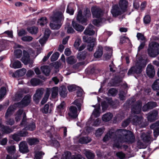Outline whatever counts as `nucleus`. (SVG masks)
<instances>
[{"label":"nucleus","instance_id":"680f3d73","mask_svg":"<svg viewBox=\"0 0 159 159\" xmlns=\"http://www.w3.org/2000/svg\"><path fill=\"white\" fill-rule=\"evenodd\" d=\"M33 39V38L32 37L28 36H23L21 38L22 41L26 42H30Z\"/></svg>","mask_w":159,"mask_h":159},{"label":"nucleus","instance_id":"338daca9","mask_svg":"<svg viewBox=\"0 0 159 159\" xmlns=\"http://www.w3.org/2000/svg\"><path fill=\"white\" fill-rule=\"evenodd\" d=\"M150 16L148 15L145 16L143 18V21L145 24H147L150 22Z\"/></svg>","mask_w":159,"mask_h":159},{"label":"nucleus","instance_id":"4be33fe9","mask_svg":"<svg viewBox=\"0 0 159 159\" xmlns=\"http://www.w3.org/2000/svg\"><path fill=\"white\" fill-rule=\"evenodd\" d=\"M59 92L60 95L62 98H65L67 96V91L66 88L64 86L60 87Z\"/></svg>","mask_w":159,"mask_h":159},{"label":"nucleus","instance_id":"cd10ccee","mask_svg":"<svg viewBox=\"0 0 159 159\" xmlns=\"http://www.w3.org/2000/svg\"><path fill=\"white\" fill-rule=\"evenodd\" d=\"M22 64L21 62L19 61H16L13 63L11 64V67L14 69H19L22 67Z\"/></svg>","mask_w":159,"mask_h":159},{"label":"nucleus","instance_id":"e433bc0d","mask_svg":"<svg viewBox=\"0 0 159 159\" xmlns=\"http://www.w3.org/2000/svg\"><path fill=\"white\" fill-rule=\"evenodd\" d=\"M65 107V103L63 102L57 106V110L58 112L61 114L64 111Z\"/></svg>","mask_w":159,"mask_h":159},{"label":"nucleus","instance_id":"f8f14e48","mask_svg":"<svg viewBox=\"0 0 159 159\" xmlns=\"http://www.w3.org/2000/svg\"><path fill=\"white\" fill-rule=\"evenodd\" d=\"M44 89L43 88L38 89L33 96V100L36 102H38L43 93Z\"/></svg>","mask_w":159,"mask_h":159},{"label":"nucleus","instance_id":"473e14b6","mask_svg":"<svg viewBox=\"0 0 159 159\" xmlns=\"http://www.w3.org/2000/svg\"><path fill=\"white\" fill-rule=\"evenodd\" d=\"M66 61L68 64H73L76 62L77 60L75 57L71 56L67 58Z\"/></svg>","mask_w":159,"mask_h":159},{"label":"nucleus","instance_id":"7c9ffc66","mask_svg":"<svg viewBox=\"0 0 159 159\" xmlns=\"http://www.w3.org/2000/svg\"><path fill=\"white\" fill-rule=\"evenodd\" d=\"M26 140L29 144L31 145L36 144L39 142V140L35 138H28Z\"/></svg>","mask_w":159,"mask_h":159},{"label":"nucleus","instance_id":"58836bf2","mask_svg":"<svg viewBox=\"0 0 159 159\" xmlns=\"http://www.w3.org/2000/svg\"><path fill=\"white\" fill-rule=\"evenodd\" d=\"M28 31L32 34H36L38 31V28L37 27L33 26L31 27H28L27 28Z\"/></svg>","mask_w":159,"mask_h":159},{"label":"nucleus","instance_id":"864d4df0","mask_svg":"<svg viewBox=\"0 0 159 159\" xmlns=\"http://www.w3.org/2000/svg\"><path fill=\"white\" fill-rule=\"evenodd\" d=\"M19 134L21 137H25L28 135V133L25 130V129H23L22 130L19 131Z\"/></svg>","mask_w":159,"mask_h":159},{"label":"nucleus","instance_id":"4468645a","mask_svg":"<svg viewBox=\"0 0 159 159\" xmlns=\"http://www.w3.org/2000/svg\"><path fill=\"white\" fill-rule=\"evenodd\" d=\"M68 115L71 117L76 118L78 116L77 109L76 107L73 106H71L69 108Z\"/></svg>","mask_w":159,"mask_h":159},{"label":"nucleus","instance_id":"39448f33","mask_svg":"<svg viewBox=\"0 0 159 159\" xmlns=\"http://www.w3.org/2000/svg\"><path fill=\"white\" fill-rule=\"evenodd\" d=\"M22 57L21 59V61L25 65H29V67L30 68L33 67V60L30 58V57L28 52L25 50L23 51Z\"/></svg>","mask_w":159,"mask_h":159},{"label":"nucleus","instance_id":"7ed1b4c3","mask_svg":"<svg viewBox=\"0 0 159 159\" xmlns=\"http://www.w3.org/2000/svg\"><path fill=\"white\" fill-rule=\"evenodd\" d=\"M90 11L87 8L84 10L83 13L81 10H79L76 19L78 21L82 24L86 25L87 19L91 17Z\"/></svg>","mask_w":159,"mask_h":159},{"label":"nucleus","instance_id":"8fccbe9b","mask_svg":"<svg viewBox=\"0 0 159 159\" xmlns=\"http://www.w3.org/2000/svg\"><path fill=\"white\" fill-rule=\"evenodd\" d=\"M59 55V53L57 52H56L53 53L51 57V61H56L58 59Z\"/></svg>","mask_w":159,"mask_h":159},{"label":"nucleus","instance_id":"f257e3e1","mask_svg":"<svg viewBox=\"0 0 159 159\" xmlns=\"http://www.w3.org/2000/svg\"><path fill=\"white\" fill-rule=\"evenodd\" d=\"M116 134L118 135V139H115L114 141H117L115 144V147L119 148L120 143L128 142L134 143L135 141V137L133 133L130 131L124 129H118L116 130Z\"/></svg>","mask_w":159,"mask_h":159},{"label":"nucleus","instance_id":"b1692460","mask_svg":"<svg viewBox=\"0 0 159 159\" xmlns=\"http://www.w3.org/2000/svg\"><path fill=\"white\" fill-rule=\"evenodd\" d=\"M72 24L74 28L78 31L82 32L84 29V28L83 26L78 24L74 21H72Z\"/></svg>","mask_w":159,"mask_h":159},{"label":"nucleus","instance_id":"ea45409f","mask_svg":"<svg viewBox=\"0 0 159 159\" xmlns=\"http://www.w3.org/2000/svg\"><path fill=\"white\" fill-rule=\"evenodd\" d=\"M14 110L15 109L13 106H10L9 107L6 113L5 117L6 118H7L12 113Z\"/></svg>","mask_w":159,"mask_h":159},{"label":"nucleus","instance_id":"0eeeda50","mask_svg":"<svg viewBox=\"0 0 159 159\" xmlns=\"http://www.w3.org/2000/svg\"><path fill=\"white\" fill-rule=\"evenodd\" d=\"M129 119L134 125H140L142 127H144L142 125L143 120L142 116H139L136 115H131L129 116Z\"/></svg>","mask_w":159,"mask_h":159},{"label":"nucleus","instance_id":"a211bd4d","mask_svg":"<svg viewBox=\"0 0 159 159\" xmlns=\"http://www.w3.org/2000/svg\"><path fill=\"white\" fill-rule=\"evenodd\" d=\"M157 122L151 125L150 128L151 129H154V135L156 138L159 135V127Z\"/></svg>","mask_w":159,"mask_h":159},{"label":"nucleus","instance_id":"79ce46f5","mask_svg":"<svg viewBox=\"0 0 159 159\" xmlns=\"http://www.w3.org/2000/svg\"><path fill=\"white\" fill-rule=\"evenodd\" d=\"M38 25H43L47 23V20L46 17H43L40 18L38 21Z\"/></svg>","mask_w":159,"mask_h":159},{"label":"nucleus","instance_id":"f03ea898","mask_svg":"<svg viewBox=\"0 0 159 159\" xmlns=\"http://www.w3.org/2000/svg\"><path fill=\"white\" fill-rule=\"evenodd\" d=\"M65 9V7L63 6L61 11L54 12L50 16L51 20L53 22V23H51L50 25L52 29H58L61 27L62 25L61 22L64 19L63 13Z\"/></svg>","mask_w":159,"mask_h":159},{"label":"nucleus","instance_id":"c85d7f7f","mask_svg":"<svg viewBox=\"0 0 159 159\" xmlns=\"http://www.w3.org/2000/svg\"><path fill=\"white\" fill-rule=\"evenodd\" d=\"M65 29L66 31L68 34H73L75 32V30L68 23H67L65 26Z\"/></svg>","mask_w":159,"mask_h":159},{"label":"nucleus","instance_id":"052dcab7","mask_svg":"<svg viewBox=\"0 0 159 159\" xmlns=\"http://www.w3.org/2000/svg\"><path fill=\"white\" fill-rule=\"evenodd\" d=\"M6 91V89L5 87H2L0 89V99L5 94Z\"/></svg>","mask_w":159,"mask_h":159},{"label":"nucleus","instance_id":"69168bd1","mask_svg":"<svg viewBox=\"0 0 159 159\" xmlns=\"http://www.w3.org/2000/svg\"><path fill=\"white\" fill-rule=\"evenodd\" d=\"M142 71V70H129L128 72V75H130L132 74L134 75L135 74H139Z\"/></svg>","mask_w":159,"mask_h":159},{"label":"nucleus","instance_id":"f3484780","mask_svg":"<svg viewBox=\"0 0 159 159\" xmlns=\"http://www.w3.org/2000/svg\"><path fill=\"white\" fill-rule=\"evenodd\" d=\"M128 2L125 0H120L119 2V7L124 13L126 11Z\"/></svg>","mask_w":159,"mask_h":159},{"label":"nucleus","instance_id":"20e7f679","mask_svg":"<svg viewBox=\"0 0 159 159\" xmlns=\"http://www.w3.org/2000/svg\"><path fill=\"white\" fill-rule=\"evenodd\" d=\"M149 55L154 57L159 54V44L155 43H152L149 44L148 50Z\"/></svg>","mask_w":159,"mask_h":159},{"label":"nucleus","instance_id":"37998d69","mask_svg":"<svg viewBox=\"0 0 159 159\" xmlns=\"http://www.w3.org/2000/svg\"><path fill=\"white\" fill-rule=\"evenodd\" d=\"M71 153L68 151L66 152L62 155L61 159H71Z\"/></svg>","mask_w":159,"mask_h":159},{"label":"nucleus","instance_id":"412c9836","mask_svg":"<svg viewBox=\"0 0 159 159\" xmlns=\"http://www.w3.org/2000/svg\"><path fill=\"white\" fill-rule=\"evenodd\" d=\"M103 54L102 47L101 46H99L96 52L94 54V56L96 58L101 57Z\"/></svg>","mask_w":159,"mask_h":159},{"label":"nucleus","instance_id":"603ef678","mask_svg":"<svg viewBox=\"0 0 159 159\" xmlns=\"http://www.w3.org/2000/svg\"><path fill=\"white\" fill-rule=\"evenodd\" d=\"M22 51L20 49H17L15 51L14 53L15 57L18 58H20L22 55Z\"/></svg>","mask_w":159,"mask_h":159},{"label":"nucleus","instance_id":"de8ad7c7","mask_svg":"<svg viewBox=\"0 0 159 159\" xmlns=\"http://www.w3.org/2000/svg\"><path fill=\"white\" fill-rule=\"evenodd\" d=\"M146 73L150 78H152L155 75V72L154 70H146Z\"/></svg>","mask_w":159,"mask_h":159},{"label":"nucleus","instance_id":"a878e982","mask_svg":"<svg viewBox=\"0 0 159 159\" xmlns=\"http://www.w3.org/2000/svg\"><path fill=\"white\" fill-rule=\"evenodd\" d=\"M26 72V70H17L15 73L12 74V76L14 77L22 76L25 74Z\"/></svg>","mask_w":159,"mask_h":159},{"label":"nucleus","instance_id":"a19ab883","mask_svg":"<svg viewBox=\"0 0 159 159\" xmlns=\"http://www.w3.org/2000/svg\"><path fill=\"white\" fill-rule=\"evenodd\" d=\"M23 110L20 109L18 110L16 112L15 118L16 121L18 122L20 120L21 118V116L23 112Z\"/></svg>","mask_w":159,"mask_h":159},{"label":"nucleus","instance_id":"aec40b11","mask_svg":"<svg viewBox=\"0 0 159 159\" xmlns=\"http://www.w3.org/2000/svg\"><path fill=\"white\" fill-rule=\"evenodd\" d=\"M94 26L92 25H89L88 27L86 28L84 31V33L86 35H93L94 34L95 32L93 30V29Z\"/></svg>","mask_w":159,"mask_h":159},{"label":"nucleus","instance_id":"1a4fd4ad","mask_svg":"<svg viewBox=\"0 0 159 159\" xmlns=\"http://www.w3.org/2000/svg\"><path fill=\"white\" fill-rule=\"evenodd\" d=\"M142 105V102L140 101L137 102L132 106L131 109L132 114L134 115L139 113L141 111V107Z\"/></svg>","mask_w":159,"mask_h":159},{"label":"nucleus","instance_id":"a18cd8bd","mask_svg":"<svg viewBox=\"0 0 159 159\" xmlns=\"http://www.w3.org/2000/svg\"><path fill=\"white\" fill-rule=\"evenodd\" d=\"M105 130L104 128H99L96 131L95 135L97 137H99L101 136Z\"/></svg>","mask_w":159,"mask_h":159},{"label":"nucleus","instance_id":"9d476101","mask_svg":"<svg viewBox=\"0 0 159 159\" xmlns=\"http://www.w3.org/2000/svg\"><path fill=\"white\" fill-rule=\"evenodd\" d=\"M146 65L145 60L140 59L136 62L135 66L131 67L129 70H142L145 67Z\"/></svg>","mask_w":159,"mask_h":159},{"label":"nucleus","instance_id":"bf43d9fd","mask_svg":"<svg viewBox=\"0 0 159 159\" xmlns=\"http://www.w3.org/2000/svg\"><path fill=\"white\" fill-rule=\"evenodd\" d=\"M44 154V153L42 152H36L35 154V158L36 159H41L42 157V156Z\"/></svg>","mask_w":159,"mask_h":159},{"label":"nucleus","instance_id":"6e6d98bb","mask_svg":"<svg viewBox=\"0 0 159 159\" xmlns=\"http://www.w3.org/2000/svg\"><path fill=\"white\" fill-rule=\"evenodd\" d=\"M117 93V90L114 88H112L109 90L108 92L109 95L115 96Z\"/></svg>","mask_w":159,"mask_h":159},{"label":"nucleus","instance_id":"5701e85b","mask_svg":"<svg viewBox=\"0 0 159 159\" xmlns=\"http://www.w3.org/2000/svg\"><path fill=\"white\" fill-rule=\"evenodd\" d=\"M50 94V89L49 88H47L46 89V91L44 95V97L41 102V103L42 105L44 104L47 102L49 96Z\"/></svg>","mask_w":159,"mask_h":159},{"label":"nucleus","instance_id":"774afa93","mask_svg":"<svg viewBox=\"0 0 159 159\" xmlns=\"http://www.w3.org/2000/svg\"><path fill=\"white\" fill-rule=\"evenodd\" d=\"M137 37L139 40L141 41H144L145 40V38L144 35L141 33H138L137 35Z\"/></svg>","mask_w":159,"mask_h":159},{"label":"nucleus","instance_id":"5fc2aeb1","mask_svg":"<svg viewBox=\"0 0 159 159\" xmlns=\"http://www.w3.org/2000/svg\"><path fill=\"white\" fill-rule=\"evenodd\" d=\"M100 107L95 108L93 112V115L95 117H98L100 115L99 111L100 110Z\"/></svg>","mask_w":159,"mask_h":159},{"label":"nucleus","instance_id":"0e129e2a","mask_svg":"<svg viewBox=\"0 0 159 159\" xmlns=\"http://www.w3.org/2000/svg\"><path fill=\"white\" fill-rule=\"evenodd\" d=\"M50 66H52L56 69H58L61 66V63L60 62L57 61L50 64Z\"/></svg>","mask_w":159,"mask_h":159},{"label":"nucleus","instance_id":"4d7b16f0","mask_svg":"<svg viewBox=\"0 0 159 159\" xmlns=\"http://www.w3.org/2000/svg\"><path fill=\"white\" fill-rule=\"evenodd\" d=\"M81 39L79 38H77L75 40L74 44V47L77 49L79 47V46L81 42Z\"/></svg>","mask_w":159,"mask_h":159},{"label":"nucleus","instance_id":"dca6fc26","mask_svg":"<svg viewBox=\"0 0 159 159\" xmlns=\"http://www.w3.org/2000/svg\"><path fill=\"white\" fill-rule=\"evenodd\" d=\"M19 150L20 152L22 153H27L29 150L27 145L25 141L21 142L19 144Z\"/></svg>","mask_w":159,"mask_h":159},{"label":"nucleus","instance_id":"72a5a7b5","mask_svg":"<svg viewBox=\"0 0 159 159\" xmlns=\"http://www.w3.org/2000/svg\"><path fill=\"white\" fill-rule=\"evenodd\" d=\"M1 131L3 133L6 134H9L12 131V130L9 127L4 125L2 126Z\"/></svg>","mask_w":159,"mask_h":159},{"label":"nucleus","instance_id":"9b49d317","mask_svg":"<svg viewBox=\"0 0 159 159\" xmlns=\"http://www.w3.org/2000/svg\"><path fill=\"white\" fill-rule=\"evenodd\" d=\"M111 13L113 16L115 17H117L123 13L117 4L114 5L112 6L111 10Z\"/></svg>","mask_w":159,"mask_h":159},{"label":"nucleus","instance_id":"2f4dec72","mask_svg":"<svg viewBox=\"0 0 159 159\" xmlns=\"http://www.w3.org/2000/svg\"><path fill=\"white\" fill-rule=\"evenodd\" d=\"M112 117V115L110 113H107L104 115L102 117L103 121H107L110 120Z\"/></svg>","mask_w":159,"mask_h":159},{"label":"nucleus","instance_id":"ddd939ff","mask_svg":"<svg viewBox=\"0 0 159 159\" xmlns=\"http://www.w3.org/2000/svg\"><path fill=\"white\" fill-rule=\"evenodd\" d=\"M158 114L157 111L153 110L152 111H150L148 114V120L153 122L156 119V118Z\"/></svg>","mask_w":159,"mask_h":159},{"label":"nucleus","instance_id":"6ab92c4d","mask_svg":"<svg viewBox=\"0 0 159 159\" xmlns=\"http://www.w3.org/2000/svg\"><path fill=\"white\" fill-rule=\"evenodd\" d=\"M140 137L144 142L148 143L151 140H152L151 135L149 134H145L144 133H141Z\"/></svg>","mask_w":159,"mask_h":159},{"label":"nucleus","instance_id":"393cba45","mask_svg":"<svg viewBox=\"0 0 159 159\" xmlns=\"http://www.w3.org/2000/svg\"><path fill=\"white\" fill-rule=\"evenodd\" d=\"M91 141V139L88 137H81L79 140L80 143L81 144L87 143Z\"/></svg>","mask_w":159,"mask_h":159},{"label":"nucleus","instance_id":"49530a36","mask_svg":"<svg viewBox=\"0 0 159 159\" xmlns=\"http://www.w3.org/2000/svg\"><path fill=\"white\" fill-rule=\"evenodd\" d=\"M21 136L19 134L18 132L13 134L12 135V139L15 141H18L21 140Z\"/></svg>","mask_w":159,"mask_h":159},{"label":"nucleus","instance_id":"4c0bfd02","mask_svg":"<svg viewBox=\"0 0 159 159\" xmlns=\"http://www.w3.org/2000/svg\"><path fill=\"white\" fill-rule=\"evenodd\" d=\"M85 154L88 159H93L95 157L94 154L89 150L86 151Z\"/></svg>","mask_w":159,"mask_h":159},{"label":"nucleus","instance_id":"2eb2a0df","mask_svg":"<svg viewBox=\"0 0 159 159\" xmlns=\"http://www.w3.org/2000/svg\"><path fill=\"white\" fill-rule=\"evenodd\" d=\"M31 96L30 95H26L20 102V104L22 107L28 106L31 102Z\"/></svg>","mask_w":159,"mask_h":159},{"label":"nucleus","instance_id":"c756f323","mask_svg":"<svg viewBox=\"0 0 159 159\" xmlns=\"http://www.w3.org/2000/svg\"><path fill=\"white\" fill-rule=\"evenodd\" d=\"M50 90V92H52V97L54 98H55L58 94V88L57 87H54Z\"/></svg>","mask_w":159,"mask_h":159},{"label":"nucleus","instance_id":"e2e57ef3","mask_svg":"<svg viewBox=\"0 0 159 159\" xmlns=\"http://www.w3.org/2000/svg\"><path fill=\"white\" fill-rule=\"evenodd\" d=\"M66 11L67 13L69 14L70 15H73L74 14V11L70 6V4H69L68 5Z\"/></svg>","mask_w":159,"mask_h":159},{"label":"nucleus","instance_id":"3c124183","mask_svg":"<svg viewBox=\"0 0 159 159\" xmlns=\"http://www.w3.org/2000/svg\"><path fill=\"white\" fill-rule=\"evenodd\" d=\"M25 128L27 130L30 131H33L35 129V124L34 122H32L26 127Z\"/></svg>","mask_w":159,"mask_h":159},{"label":"nucleus","instance_id":"09e8293b","mask_svg":"<svg viewBox=\"0 0 159 159\" xmlns=\"http://www.w3.org/2000/svg\"><path fill=\"white\" fill-rule=\"evenodd\" d=\"M85 57L86 53L84 52H79L77 56V58L80 60H84Z\"/></svg>","mask_w":159,"mask_h":159},{"label":"nucleus","instance_id":"6e6552de","mask_svg":"<svg viewBox=\"0 0 159 159\" xmlns=\"http://www.w3.org/2000/svg\"><path fill=\"white\" fill-rule=\"evenodd\" d=\"M91 11L94 18H99L102 16L104 12L99 7L94 6L91 7Z\"/></svg>","mask_w":159,"mask_h":159},{"label":"nucleus","instance_id":"13d9d810","mask_svg":"<svg viewBox=\"0 0 159 159\" xmlns=\"http://www.w3.org/2000/svg\"><path fill=\"white\" fill-rule=\"evenodd\" d=\"M7 149L9 153H13L15 151V148L14 146H11L7 147Z\"/></svg>","mask_w":159,"mask_h":159},{"label":"nucleus","instance_id":"c03bdc74","mask_svg":"<svg viewBox=\"0 0 159 159\" xmlns=\"http://www.w3.org/2000/svg\"><path fill=\"white\" fill-rule=\"evenodd\" d=\"M152 88L154 90H159V79H157L152 85Z\"/></svg>","mask_w":159,"mask_h":159},{"label":"nucleus","instance_id":"c9c22d12","mask_svg":"<svg viewBox=\"0 0 159 159\" xmlns=\"http://www.w3.org/2000/svg\"><path fill=\"white\" fill-rule=\"evenodd\" d=\"M82 103V100L81 99L75 100L73 102V104L76 105L79 111H81V106Z\"/></svg>","mask_w":159,"mask_h":159},{"label":"nucleus","instance_id":"423d86ee","mask_svg":"<svg viewBox=\"0 0 159 159\" xmlns=\"http://www.w3.org/2000/svg\"><path fill=\"white\" fill-rule=\"evenodd\" d=\"M118 135L116 134V131L114 132V130L112 129L110 130L109 132L103 138V140L104 142H106L109 140L110 139H111L113 141L114 143L113 145L115 146V144L116 143L117 141L116 142L114 141L115 139H118Z\"/></svg>","mask_w":159,"mask_h":159},{"label":"nucleus","instance_id":"bb28decb","mask_svg":"<svg viewBox=\"0 0 159 159\" xmlns=\"http://www.w3.org/2000/svg\"><path fill=\"white\" fill-rule=\"evenodd\" d=\"M42 81L39 79L36 78L32 79L30 80L31 84L34 86L42 84Z\"/></svg>","mask_w":159,"mask_h":159},{"label":"nucleus","instance_id":"f704fd0d","mask_svg":"<svg viewBox=\"0 0 159 159\" xmlns=\"http://www.w3.org/2000/svg\"><path fill=\"white\" fill-rule=\"evenodd\" d=\"M95 39H92L91 42H90L88 41L87 40L84 41L85 42H87L89 43V44L87 46V49L90 51H91L93 50V48L95 45Z\"/></svg>","mask_w":159,"mask_h":159}]
</instances>
